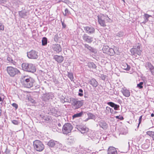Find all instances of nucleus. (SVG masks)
Wrapping results in <instances>:
<instances>
[{
	"label": "nucleus",
	"mask_w": 154,
	"mask_h": 154,
	"mask_svg": "<svg viewBox=\"0 0 154 154\" xmlns=\"http://www.w3.org/2000/svg\"><path fill=\"white\" fill-rule=\"evenodd\" d=\"M73 128V126L69 123L65 124L62 129L63 133L64 134H67L70 132Z\"/></svg>",
	"instance_id": "5"
},
{
	"label": "nucleus",
	"mask_w": 154,
	"mask_h": 154,
	"mask_svg": "<svg viewBox=\"0 0 154 154\" xmlns=\"http://www.w3.org/2000/svg\"><path fill=\"white\" fill-rule=\"evenodd\" d=\"M106 75H101L100 76V78L103 80H105L106 79Z\"/></svg>",
	"instance_id": "52"
},
{
	"label": "nucleus",
	"mask_w": 154,
	"mask_h": 154,
	"mask_svg": "<svg viewBox=\"0 0 154 154\" xmlns=\"http://www.w3.org/2000/svg\"><path fill=\"white\" fill-rule=\"evenodd\" d=\"M84 45L85 48L88 49L91 52L95 54H97V50L95 48L91 47L88 45L86 44H84Z\"/></svg>",
	"instance_id": "12"
},
{
	"label": "nucleus",
	"mask_w": 154,
	"mask_h": 154,
	"mask_svg": "<svg viewBox=\"0 0 154 154\" xmlns=\"http://www.w3.org/2000/svg\"><path fill=\"white\" fill-rule=\"evenodd\" d=\"M82 38L85 42L88 43H91L93 41V37L88 36L86 34L83 35Z\"/></svg>",
	"instance_id": "11"
},
{
	"label": "nucleus",
	"mask_w": 154,
	"mask_h": 154,
	"mask_svg": "<svg viewBox=\"0 0 154 154\" xmlns=\"http://www.w3.org/2000/svg\"><path fill=\"white\" fill-rule=\"evenodd\" d=\"M77 128L82 134L85 133L88 130V129L86 126H82V125L77 126Z\"/></svg>",
	"instance_id": "13"
},
{
	"label": "nucleus",
	"mask_w": 154,
	"mask_h": 154,
	"mask_svg": "<svg viewBox=\"0 0 154 154\" xmlns=\"http://www.w3.org/2000/svg\"><path fill=\"white\" fill-rule=\"evenodd\" d=\"M12 105L15 108V109H17L18 108V105L16 103H14L12 104Z\"/></svg>",
	"instance_id": "48"
},
{
	"label": "nucleus",
	"mask_w": 154,
	"mask_h": 154,
	"mask_svg": "<svg viewBox=\"0 0 154 154\" xmlns=\"http://www.w3.org/2000/svg\"><path fill=\"white\" fill-rule=\"evenodd\" d=\"M121 92L123 95L126 97H128L130 95L129 91L125 88H122L121 90Z\"/></svg>",
	"instance_id": "19"
},
{
	"label": "nucleus",
	"mask_w": 154,
	"mask_h": 154,
	"mask_svg": "<svg viewBox=\"0 0 154 154\" xmlns=\"http://www.w3.org/2000/svg\"><path fill=\"white\" fill-rule=\"evenodd\" d=\"M4 30V26L0 22V30L3 31Z\"/></svg>",
	"instance_id": "45"
},
{
	"label": "nucleus",
	"mask_w": 154,
	"mask_h": 154,
	"mask_svg": "<svg viewBox=\"0 0 154 154\" xmlns=\"http://www.w3.org/2000/svg\"><path fill=\"white\" fill-rule=\"evenodd\" d=\"M143 82H140L139 84H137V87L140 89H142L143 88Z\"/></svg>",
	"instance_id": "38"
},
{
	"label": "nucleus",
	"mask_w": 154,
	"mask_h": 154,
	"mask_svg": "<svg viewBox=\"0 0 154 154\" xmlns=\"http://www.w3.org/2000/svg\"><path fill=\"white\" fill-rule=\"evenodd\" d=\"M54 58L56 61H58V56L57 55L54 56Z\"/></svg>",
	"instance_id": "58"
},
{
	"label": "nucleus",
	"mask_w": 154,
	"mask_h": 154,
	"mask_svg": "<svg viewBox=\"0 0 154 154\" xmlns=\"http://www.w3.org/2000/svg\"><path fill=\"white\" fill-rule=\"evenodd\" d=\"M142 119H139V123L138 125L137 126V128H138L139 127V125L142 122Z\"/></svg>",
	"instance_id": "56"
},
{
	"label": "nucleus",
	"mask_w": 154,
	"mask_h": 154,
	"mask_svg": "<svg viewBox=\"0 0 154 154\" xmlns=\"http://www.w3.org/2000/svg\"><path fill=\"white\" fill-rule=\"evenodd\" d=\"M130 51L133 55L135 56H137V55H138L139 56L141 55V51L140 49L138 50V49H136V48H133L131 49Z\"/></svg>",
	"instance_id": "16"
},
{
	"label": "nucleus",
	"mask_w": 154,
	"mask_h": 154,
	"mask_svg": "<svg viewBox=\"0 0 154 154\" xmlns=\"http://www.w3.org/2000/svg\"><path fill=\"white\" fill-rule=\"evenodd\" d=\"M7 60L10 63H11L13 65H15L16 62L14 61L12 58L10 57H8L7 58Z\"/></svg>",
	"instance_id": "34"
},
{
	"label": "nucleus",
	"mask_w": 154,
	"mask_h": 154,
	"mask_svg": "<svg viewBox=\"0 0 154 154\" xmlns=\"http://www.w3.org/2000/svg\"><path fill=\"white\" fill-rule=\"evenodd\" d=\"M70 101H72V104L75 106L76 109L80 108L83 105L84 103L83 100H78L76 99L73 98H72Z\"/></svg>",
	"instance_id": "7"
},
{
	"label": "nucleus",
	"mask_w": 154,
	"mask_h": 154,
	"mask_svg": "<svg viewBox=\"0 0 154 154\" xmlns=\"http://www.w3.org/2000/svg\"><path fill=\"white\" fill-rule=\"evenodd\" d=\"M10 152V150H9V149H8V148H7V147L6 148V150H5V152H6V153L7 154H9Z\"/></svg>",
	"instance_id": "55"
},
{
	"label": "nucleus",
	"mask_w": 154,
	"mask_h": 154,
	"mask_svg": "<svg viewBox=\"0 0 154 154\" xmlns=\"http://www.w3.org/2000/svg\"><path fill=\"white\" fill-rule=\"evenodd\" d=\"M53 97L54 95L52 93H46L43 94L42 99L44 100L47 101L51 100Z\"/></svg>",
	"instance_id": "10"
},
{
	"label": "nucleus",
	"mask_w": 154,
	"mask_h": 154,
	"mask_svg": "<svg viewBox=\"0 0 154 154\" xmlns=\"http://www.w3.org/2000/svg\"><path fill=\"white\" fill-rule=\"evenodd\" d=\"M107 104L111 107L113 108L115 110H118L119 109V106L118 105L112 102H109L107 103Z\"/></svg>",
	"instance_id": "17"
},
{
	"label": "nucleus",
	"mask_w": 154,
	"mask_h": 154,
	"mask_svg": "<svg viewBox=\"0 0 154 154\" xmlns=\"http://www.w3.org/2000/svg\"><path fill=\"white\" fill-rule=\"evenodd\" d=\"M7 71L8 74L11 77H14L20 73V71L18 69L12 66H8Z\"/></svg>",
	"instance_id": "4"
},
{
	"label": "nucleus",
	"mask_w": 154,
	"mask_h": 154,
	"mask_svg": "<svg viewBox=\"0 0 154 154\" xmlns=\"http://www.w3.org/2000/svg\"><path fill=\"white\" fill-rule=\"evenodd\" d=\"M12 122L15 125H18V121L17 120H13L12 121Z\"/></svg>",
	"instance_id": "51"
},
{
	"label": "nucleus",
	"mask_w": 154,
	"mask_h": 154,
	"mask_svg": "<svg viewBox=\"0 0 154 154\" xmlns=\"http://www.w3.org/2000/svg\"><path fill=\"white\" fill-rule=\"evenodd\" d=\"M109 112L112 114V113H113V112H114V110L113 109L111 108Z\"/></svg>",
	"instance_id": "61"
},
{
	"label": "nucleus",
	"mask_w": 154,
	"mask_h": 154,
	"mask_svg": "<svg viewBox=\"0 0 154 154\" xmlns=\"http://www.w3.org/2000/svg\"><path fill=\"white\" fill-rule=\"evenodd\" d=\"M108 154H118L116 149L114 147L110 146L108 149Z\"/></svg>",
	"instance_id": "18"
},
{
	"label": "nucleus",
	"mask_w": 154,
	"mask_h": 154,
	"mask_svg": "<svg viewBox=\"0 0 154 154\" xmlns=\"http://www.w3.org/2000/svg\"><path fill=\"white\" fill-rule=\"evenodd\" d=\"M144 66L146 69L149 71L153 66L150 62H148L145 63Z\"/></svg>",
	"instance_id": "23"
},
{
	"label": "nucleus",
	"mask_w": 154,
	"mask_h": 154,
	"mask_svg": "<svg viewBox=\"0 0 154 154\" xmlns=\"http://www.w3.org/2000/svg\"><path fill=\"white\" fill-rule=\"evenodd\" d=\"M65 13H63V14L64 16H66L70 13V12L69 11L67 8L65 9Z\"/></svg>",
	"instance_id": "40"
},
{
	"label": "nucleus",
	"mask_w": 154,
	"mask_h": 154,
	"mask_svg": "<svg viewBox=\"0 0 154 154\" xmlns=\"http://www.w3.org/2000/svg\"><path fill=\"white\" fill-rule=\"evenodd\" d=\"M47 145L50 147H52L55 145V143L54 140H51L48 143Z\"/></svg>",
	"instance_id": "27"
},
{
	"label": "nucleus",
	"mask_w": 154,
	"mask_h": 154,
	"mask_svg": "<svg viewBox=\"0 0 154 154\" xmlns=\"http://www.w3.org/2000/svg\"><path fill=\"white\" fill-rule=\"evenodd\" d=\"M89 140H91L94 141V143L97 144L99 142V139L96 136V134L94 132H91L88 135Z\"/></svg>",
	"instance_id": "9"
},
{
	"label": "nucleus",
	"mask_w": 154,
	"mask_h": 154,
	"mask_svg": "<svg viewBox=\"0 0 154 154\" xmlns=\"http://www.w3.org/2000/svg\"><path fill=\"white\" fill-rule=\"evenodd\" d=\"M144 18L145 19H148L149 18V17H151V16L146 14H144Z\"/></svg>",
	"instance_id": "44"
},
{
	"label": "nucleus",
	"mask_w": 154,
	"mask_h": 154,
	"mask_svg": "<svg viewBox=\"0 0 154 154\" xmlns=\"http://www.w3.org/2000/svg\"><path fill=\"white\" fill-rule=\"evenodd\" d=\"M98 22L101 26L104 27L106 26V22H108L109 18L107 15L100 14L97 16Z\"/></svg>",
	"instance_id": "3"
},
{
	"label": "nucleus",
	"mask_w": 154,
	"mask_h": 154,
	"mask_svg": "<svg viewBox=\"0 0 154 154\" xmlns=\"http://www.w3.org/2000/svg\"><path fill=\"white\" fill-rule=\"evenodd\" d=\"M60 101L62 103H64L65 102H66L67 101L65 100V98L63 97H61L60 98Z\"/></svg>",
	"instance_id": "41"
},
{
	"label": "nucleus",
	"mask_w": 154,
	"mask_h": 154,
	"mask_svg": "<svg viewBox=\"0 0 154 154\" xmlns=\"http://www.w3.org/2000/svg\"><path fill=\"white\" fill-rule=\"evenodd\" d=\"M62 50V48L60 46V45H58V52H60Z\"/></svg>",
	"instance_id": "59"
},
{
	"label": "nucleus",
	"mask_w": 154,
	"mask_h": 154,
	"mask_svg": "<svg viewBox=\"0 0 154 154\" xmlns=\"http://www.w3.org/2000/svg\"><path fill=\"white\" fill-rule=\"evenodd\" d=\"M19 14L20 16L23 18H26L29 14L28 12L23 11H19Z\"/></svg>",
	"instance_id": "20"
},
{
	"label": "nucleus",
	"mask_w": 154,
	"mask_h": 154,
	"mask_svg": "<svg viewBox=\"0 0 154 154\" xmlns=\"http://www.w3.org/2000/svg\"><path fill=\"white\" fill-rule=\"evenodd\" d=\"M133 48H136V49H140V44H138L137 46H134Z\"/></svg>",
	"instance_id": "49"
},
{
	"label": "nucleus",
	"mask_w": 154,
	"mask_h": 154,
	"mask_svg": "<svg viewBox=\"0 0 154 154\" xmlns=\"http://www.w3.org/2000/svg\"><path fill=\"white\" fill-rule=\"evenodd\" d=\"M63 60V57L62 56H58V63H61Z\"/></svg>",
	"instance_id": "39"
},
{
	"label": "nucleus",
	"mask_w": 154,
	"mask_h": 154,
	"mask_svg": "<svg viewBox=\"0 0 154 154\" xmlns=\"http://www.w3.org/2000/svg\"><path fill=\"white\" fill-rule=\"evenodd\" d=\"M83 114L82 112L74 114L72 116V119H74L76 118H78L82 116Z\"/></svg>",
	"instance_id": "28"
},
{
	"label": "nucleus",
	"mask_w": 154,
	"mask_h": 154,
	"mask_svg": "<svg viewBox=\"0 0 154 154\" xmlns=\"http://www.w3.org/2000/svg\"><path fill=\"white\" fill-rule=\"evenodd\" d=\"M28 57L31 59H37L38 57V53L35 50H32L27 53Z\"/></svg>",
	"instance_id": "8"
},
{
	"label": "nucleus",
	"mask_w": 154,
	"mask_h": 154,
	"mask_svg": "<svg viewBox=\"0 0 154 154\" xmlns=\"http://www.w3.org/2000/svg\"><path fill=\"white\" fill-rule=\"evenodd\" d=\"M89 83L94 87L96 88L98 85V82L94 79H92L89 82Z\"/></svg>",
	"instance_id": "22"
},
{
	"label": "nucleus",
	"mask_w": 154,
	"mask_h": 154,
	"mask_svg": "<svg viewBox=\"0 0 154 154\" xmlns=\"http://www.w3.org/2000/svg\"><path fill=\"white\" fill-rule=\"evenodd\" d=\"M30 77H29L28 76H25L23 77V81H25L26 80V79H29V78H30Z\"/></svg>",
	"instance_id": "57"
},
{
	"label": "nucleus",
	"mask_w": 154,
	"mask_h": 154,
	"mask_svg": "<svg viewBox=\"0 0 154 154\" xmlns=\"http://www.w3.org/2000/svg\"><path fill=\"white\" fill-rule=\"evenodd\" d=\"M54 41L55 42L57 43L58 41V34H56L54 37Z\"/></svg>",
	"instance_id": "42"
},
{
	"label": "nucleus",
	"mask_w": 154,
	"mask_h": 154,
	"mask_svg": "<svg viewBox=\"0 0 154 154\" xmlns=\"http://www.w3.org/2000/svg\"><path fill=\"white\" fill-rule=\"evenodd\" d=\"M88 66L90 68L96 69L97 66L93 62H89L88 63Z\"/></svg>",
	"instance_id": "24"
},
{
	"label": "nucleus",
	"mask_w": 154,
	"mask_h": 154,
	"mask_svg": "<svg viewBox=\"0 0 154 154\" xmlns=\"http://www.w3.org/2000/svg\"><path fill=\"white\" fill-rule=\"evenodd\" d=\"M115 53L114 50L112 48H109V51L107 54H109L110 56H112L114 55Z\"/></svg>",
	"instance_id": "33"
},
{
	"label": "nucleus",
	"mask_w": 154,
	"mask_h": 154,
	"mask_svg": "<svg viewBox=\"0 0 154 154\" xmlns=\"http://www.w3.org/2000/svg\"><path fill=\"white\" fill-rule=\"evenodd\" d=\"M151 116L152 117H153L154 116V114L153 113H152L151 115Z\"/></svg>",
	"instance_id": "64"
},
{
	"label": "nucleus",
	"mask_w": 154,
	"mask_h": 154,
	"mask_svg": "<svg viewBox=\"0 0 154 154\" xmlns=\"http://www.w3.org/2000/svg\"><path fill=\"white\" fill-rule=\"evenodd\" d=\"M52 48L53 50L54 51L57 52L58 51V46L57 44H53L52 46Z\"/></svg>",
	"instance_id": "36"
},
{
	"label": "nucleus",
	"mask_w": 154,
	"mask_h": 154,
	"mask_svg": "<svg viewBox=\"0 0 154 154\" xmlns=\"http://www.w3.org/2000/svg\"><path fill=\"white\" fill-rule=\"evenodd\" d=\"M68 77L70 79L71 81H73L74 77L72 73V72H68Z\"/></svg>",
	"instance_id": "35"
},
{
	"label": "nucleus",
	"mask_w": 154,
	"mask_h": 154,
	"mask_svg": "<svg viewBox=\"0 0 154 154\" xmlns=\"http://www.w3.org/2000/svg\"><path fill=\"white\" fill-rule=\"evenodd\" d=\"M34 82V79L31 78L26 79V80L23 81V85L25 87L29 88L33 86Z\"/></svg>",
	"instance_id": "6"
},
{
	"label": "nucleus",
	"mask_w": 154,
	"mask_h": 154,
	"mask_svg": "<svg viewBox=\"0 0 154 154\" xmlns=\"http://www.w3.org/2000/svg\"><path fill=\"white\" fill-rule=\"evenodd\" d=\"M125 34V33L122 31H120L116 33V36L119 37H122Z\"/></svg>",
	"instance_id": "31"
},
{
	"label": "nucleus",
	"mask_w": 154,
	"mask_h": 154,
	"mask_svg": "<svg viewBox=\"0 0 154 154\" xmlns=\"http://www.w3.org/2000/svg\"><path fill=\"white\" fill-rule=\"evenodd\" d=\"M151 74L152 75H154V66L153 67L149 70Z\"/></svg>",
	"instance_id": "46"
},
{
	"label": "nucleus",
	"mask_w": 154,
	"mask_h": 154,
	"mask_svg": "<svg viewBox=\"0 0 154 154\" xmlns=\"http://www.w3.org/2000/svg\"><path fill=\"white\" fill-rule=\"evenodd\" d=\"M146 134L152 137L154 140V131H148L146 132Z\"/></svg>",
	"instance_id": "29"
},
{
	"label": "nucleus",
	"mask_w": 154,
	"mask_h": 154,
	"mask_svg": "<svg viewBox=\"0 0 154 154\" xmlns=\"http://www.w3.org/2000/svg\"><path fill=\"white\" fill-rule=\"evenodd\" d=\"M98 125L100 128L104 130L107 129L108 126L107 123L103 120H101L99 121Z\"/></svg>",
	"instance_id": "15"
},
{
	"label": "nucleus",
	"mask_w": 154,
	"mask_h": 154,
	"mask_svg": "<svg viewBox=\"0 0 154 154\" xmlns=\"http://www.w3.org/2000/svg\"><path fill=\"white\" fill-rule=\"evenodd\" d=\"M87 115L89 119H95V116L91 112H88Z\"/></svg>",
	"instance_id": "32"
},
{
	"label": "nucleus",
	"mask_w": 154,
	"mask_h": 154,
	"mask_svg": "<svg viewBox=\"0 0 154 154\" xmlns=\"http://www.w3.org/2000/svg\"><path fill=\"white\" fill-rule=\"evenodd\" d=\"M84 29L86 33L89 34L94 33L95 31L94 28L91 26H86L84 27Z\"/></svg>",
	"instance_id": "14"
},
{
	"label": "nucleus",
	"mask_w": 154,
	"mask_h": 154,
	"mask_svg": "<svg viewBox=\"0 0 154 154\" xmlns=\"http://www.w3.org/2000/svg\"><path fill=\"white\" fill-rule=\"evenodd\" d=\"M22 67L24 70L33 73L36 70L35 66L31 63H23Z\"/></svg>",
	"instance_id": "1"
},
{
	"label": "nucleus",
	"mask_w": 154,
	"mask_h": 154,
	"mask_svg": "<svg viewBox=\"0 0 154 154\" xmlns=\"http://www.w3.org/2000/svg\"><path fill=\"white\" fill-rule=\"evenodd\" d=\"M110 109L111 108L109 106H106V110H105L106 112L108 113H109L110 111Z\"/></svg>",
	"instance_id": "47"
},
{
	"label": "nucleus",
	"mask_w": 154,
	"mask_h": 154,
	"mask_svg": "<svg viewBox=\"0 0 154 154\" xmlns=\"http://www.w3.org/2000/svg\"><path fill=\"white\" fill-rule=\"evenodd\" d=\"M121 67L123 69L126 71L129 70L131 68L130 66L126 63H123L122 64Z\"/></svg>",
	"instance_id": "21"
},
{
	"label": "nucleus",
	"mask_w": 154,
	"mask_h": 154,
	"mask_svg": "<svg viewBox=\"0 0 154 154\" xmlns=\"http://www.w3.org/2000/svg\"><path fill=\"white\" fill-rule=\"evenodd\" d=\"M75 140V139L74 137H71L68 138L67 142L68 143L71 144L74 143Z\"/></svg>",
	"instance_id": "25"
},
{
	"label": "nucleus",
	"mask_w": 154,
	"mask_h": 154,
	"mask_svg": "<svg viewBox=\"0 0 154 154\" xmlns=\"http://www.w3.org/2000/svg\"><path fill=\"white\" fill-rule=\"evenodd\" d=\"M61 22L62 23V26L63 28H65L66 27V25L64 23V21H62V20L61 21Z\"/></svg>",
	"instance_id": "50"
},
{
	"label": "nucleus",
	"mask_w": 154,
	"mask_h": 154,
	"mask_svg": "<svg viewBox=\"0 0 154 154\" xmlns=\"http://www.w3.org/2000/svg\"><path fill=\"white\" fill-rule=\"evenodd\" d=\"M42 45L45 46L47 45V38L45 37H44L42 38Z\"/></svg>",
	"instance_id": "30"
},
{
	"label": "nucleus",
	"mask_w": 154,
	"mask_h": 154,
	"mask_svg": "<svg viewBox=\"0 0 154 154\" xmlns=\"http://www.w3.org/2000/svg\"><path fill=\"white\" fill-rule=\"evenodd\" d=\"M66 1L67 0H58V3L61 2H64Z\"/></svg>",
	"instance_id": "62"
},
{
	"label": "nucleus",
	"mask_w": 154,
	"mask_h": 154,
	"mask_svg": "<svg viewBox=\"0 0 154 154\" xmlns=\"http://www.w3.org/2000/svg\"><path fill=\"white\" fill-rule=\"evenodd\" d=\"M6 2V0H0V3H4Z\"/></svg>",
	"instance_id": "60"
},
{
	"label": "nucleus",
	"mask_w": 154,
	"mask_h": 154,
	"mask_svg": "<svg viewBox=\"0 0 154 154\" xmlns=\"http://www.w3.org/2000/svg\"><path fill=\"white\" fill-rule=\"evenodd\" d=\"M4 99V96L3 95H0V101H3Z\"/></svg>",
	"instance_id": "54"
},
{
	"label": "nucleus",
	"mask_w": 154,
	"mask_h": 154,
	"mask_svg": "<svg viewBox=\"0 0 154 154\" xmlns=\"http://www.w3.org/2000/svg\"><path fill=\"white\" fill-rule=\"evenodd\" d=\"M116 119H120V120H122L124 119V118L122 116H116L115 117Z\"/></svg>",
	"instance_id": "43"
},
{
	"label": "nucleus",
	"mask_w": 154,
	"mask_h": 154,
	"mask_svg": "<svg viewBox=\"0 0 154 154\" xmlns=\"http://www.w3.org/2000/svg\"><path fill=\"white\" fill-rule=\"evenodd\" d=\"M148 20L149 19H147L144 18V20L141 23L145 24V23L147 22Z\"/></svg>",
	"instance_id": "53"
},
{
	"label": "nucleus",
	"mask_w": 154,
	"mask_h": 154,
	"mask_svg": "<svg viewBox=\"0 0 154 154\" xmlns=\"http://www.w3.org/2000/svg\"><path fill=\"white\" fill-rule=\"evenodd\" d=\"M34 149L37 151L41 152L45 149V146L42 142L38 140H36L33 142Z\"/></svg>",
	"instance_id": "2"
},
{
	"label": "nucleus",
	"mask_w": 154,
	"mask_h": 154,
	"mask_svg": "<svg viewBox=\"0 0 154 154\" xmlns=\"http://www.w3.org/2000/svg\"><path fill=\"white\" fill-rule=\"evenodd\" d=\"M109 49V48L108 46L104 45L103 48L102 50L104 53L107 54Z\"/></svg>",
	"instance_id": "26"
},
{
	"label": "nucleus",
	"mask_w": 154,
	"mask_h": 154,
	"mask_svg": "<svg viewBox=\"0 0 154 154\" xmlns=\"http://www.w3.org/2000/svg\"><path fill=\"white\" fill-rule=\"evenodd\" d=\"M78 96L80 97L83 96V90L81 88L79 89V91Z\"/></svg>",
	"instance_id": "37"
},
{
	"label": "nucleus",
	"mask_w": 154,
	"mask_h": 154,
	"mask_svg": "<svg viewBox=\"0 0 154 154\" xmlns=\"http://www.w3.org/2000/svg\"><path fill=\"white\" fill-rule=\"evenodd\" d=\"M84 97H85V98H88V95H85V96H84Z\"/></svg>",
	"instance_id": "63"
}]
</instances>
